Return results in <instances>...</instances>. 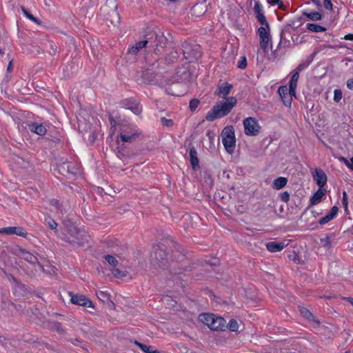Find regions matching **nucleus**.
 <instances>
[{
    "mask_svg": "<svg viewBox=\"0 0 353 353\" xmlns=\"http://www.w3.org/2000/svg\"><path fill=\"white\" fill-rule=\"evenodd\" d=\"M63 225L65 232L62 233L61 239L73 245L84 246L88 242V234L79 229L69 219H64Z\"/></svg>",
    "mask_w": 353,
    "mask_h": 353,
    "instance_id": "obj_1",
    "label": "nucleus"
},
{
    "mask_svg": "<svg viewBox=\"0 0 353 353\" xmlns=\"http://www.w3.org/2000/svg\"><path fill=\"white\" fill-rule=\"evenodd\" d=\"M236 99L234 97L228 98L225 101H219L208 112L205 119L208 121H214L216 119L228 115L236 104Z\"/></svg>",
    "mask_w": 353,
    "mask_h": 353,
    "instance_id": "obj_2",
    "label": "nucleus"
},
{
    "mask_svg": "<svg viewBox=\"0 0 353 353\" xmlns=\"http://www.w3.org/2000/svg\"><path fill=\"white\" fill-rule=\"evenodd\" d=\"M145 41H147L148 47L152 48L156 54L163 53L169 43L168 38L161 30L149 32L145 35Z\"/></svg>",
    "mask_w": 353,
    "mask_h": 353,
    "instance_id": "obj_3",
    "label": "nucleus"
},
{
    "mask_svg": "<svg viewBox=\"0 0 353 353\" xmlns=\"http://www.w3.org/2000/svg\"><path fill=\"white\" fill-rule=\"evenodd\" d=\"M165 248L166 247L164 244H159L155 248L154 258L152 262L155 268H160L163 270H168L170 268Z\"/></svg>",
    "mask_w": 353,
    "mask_h": 353,
    "instance_id": "obj_4",
    "label": "nucleus"
},
{
    "mask_svg": "<svg viewBox=\"0 0 353 353\" xmlns=\"http://www.w3.org/2000/svg\"><path fill=\"white\" fill-rule=\"evenodd\" d=\"M57 168L59 173L68 179H74L79 173V168L73 162L68 161L67 159L61 158L57 163Z\"/></svg>",
    "mask_w": 353,
    "mask_h": 353,
    "instance_id": "obj_5",
    "label": "nucleus"
},
{
    "mask_svg": "<svg viewBox=\"0 0 353 353\" xmlns=\"http://www.w3.org/2000/svg\"><path fill=\"white\" fill-rule=\"evenodd\" d=\"M221 137L225 150L228 153L232 154L236 145V138L233 126L228 125L225 127L222 130Z\"/></svg>",
    "mask_w": 353,
    "mask_h": 353,
    "instance_id": "obj_6",
    "label": "nucleus"
},
{
    "mask_svg": "<svg viewBox=\"0 0 353 353\" xmlns=\"http://www.w3.org/2000/svg\"><path fill=\"white\" fill-rule=\"evenodd\" d=\"M183 53L186 59L190 62L197 60L201 57L202 53L199 46H192L188 42H183L182 44Z\"/></svg>",
    "mask_w": 353,
    "mask_h": 353,
    "instance_id": "obj_7",
    "label": "nucleus"
},
{
    "mask_svg": "<svg viewBox=\"0 0 353 353\" xmlns=\"http://www.w3.org/2000/svg\"><path fill=\"white\" fill-rule=\"evenodd\" d=\"M244 132L248 136H256L259 134L261 127L254 117H248L243 121Z\"/></svg>",
    "mask_w": 353,
    "mask_h": 353,
    "instance_id": "obj_8",
    "label": "nucleus"
},
{
    "mask_svg": "<svg viewBox=\"0 0 353 353\" xmlns=\"http://www.w3.org/2000/svg\"><path fill=\"white\" fill-rule=\"evenodd\" d=\"M161 72V67L159 63V60L156 63H152L149 65L147 70L143 72L142 78L143 81L145 83H152L154 81V76H150V74L155 75Z\"/></svg>",
    "mask_w": 353,
    "mask_h": 353,
    "instance_id": "obj_9",
    "label": "nucleus"
},
{
    "mask_svg": "<svg viewBox=\"0 0 353 353\" xmlns=\"http://www.w3.org/2000/svg\"><path fill=\"white\" fill-rule=\"evenodd\" d=\"M70 296V302L73 304L83 307H94L92 301L85 296L79 294H74L72 292H68Z\"/></svg>",
    "mask_w": 353,
    "mask_h": 353,
    "instance_id": "obj_10",
    "label": "nucleus"
},
{
    "mask_svg": "<svg viewBox=\"0 0 353 353\" xmlns=\"http://www.w3.org/2000/svg\"><path fill=\"white\" fill-rule=\"evenodd\" d=\"M266 28H267L261 26L258 29V34L260 39V47L265 54L268 52V44L269 42L271 41V36L270 33L267 32Z\"/></svg>",
    "mask_w": 353,
    "mask_h": 353,
    "instance_id": "obj_11",
    "label": "nucleus"
},
{
    "mask_svg": "<svg viewBox=\"0 0 353 353\" xmlns=\"http://www.w3.org/2000/svg\"><path fill=\"white\" fill-rule=\"evenodd\" d=\"M121 104L126 109L130 110L135 114H140L142 112L141 105L132 98L122 100Z\"/></svg>",
    "mask_w": 353,
    "mask_h": 353,
    "instance_id": "obj_12",
    "label": "nucleus"
},
{
    "mask_svg": "<svg viewBox=\"0 0 353 353\" xmlns=\"http://www.w3.org/2000/svg\"><path fill=\"white\" fill-rule=\"evenodd\" d=\"M291 34V25L285 26L281 32L280 42L278 45V48L281 46H283L285 48L290 46V41L289 39V37L292 38Z\"/></svg>",
    "mask_w": 353,
    "mask_h": 353,
    "instance_id": "obj_13",
    "label": "nucleus"
},
{
    "mask_svg": "<svg viewBox=\"0 0 353 353\" xmlns=\"http://www.w3.org/2000/svg\"><path fill=\"white\" fill-rule=\"evenodd\" d=\"M140 135V133L136 130H128V129L123 130L119 137L123 142L131 143L134 140L137 139Z\"/></svg>",
    "mask_w": 353,
    "mask_h": 353,
    "instance_id": "obj_14",
    "label": "nucleus"
},
{
    "mask_svg": "<svg viewBox=\"0 0 353 353\" xmlns=\"http://www.w3.org/2000/svg\"><path fill=\"white\" fill-rule=\"evenodd\" d=\"M0 234H17L18 236L26 238L28 233L22 227H8L0 229Z\"/></svg>",
    "mask_w": 353,
    "mask_h": 353,
    "instance_id": "obj_15",
    "label": "nucleus"
},
{
    "mask_svg": "<svg viewBox=\"0 0 353 353\" xmlns=\"http://www.w3.org/2000/svg\"><path fill=\"white\" fill-rule=\"evenodd\" d=\"M278 92L282 99L283 104L287 107H290L292 103V97L293 95H291L289 92V88L285 85L280 86Z\"/></svg>",
    "mask_w": 353,
    "mask_h": 353,
    "instance_id": "obj_16",
    "label": "nucleus"
},
{
    "mask_svg": "<svg viewBox=\"0 0 353 353\" xmlns=\"http://www.w3.org/2000/svg\"><path fill=\"white\" fill-rule=\"evenodd\" d=\"M212 325L210 326V330L215 331H224L225 330V327H228L226 325V321L225 319L221 316H214V319H212Z\"/></svg>",
    "mask_w": 353,
    "mask_h": 353,
    "instance_id": "obj_17",
    "label": "nucleus"
},
{
    "mask_svg": "<svg viewBox=\"0 0 353 353\" xmlns=\"http://www.w3.org/2000/svg\"><path fill=\"white\" fill-rule=\"evenodd\" d=\"M313 179L316 181L317 185L323 188L327 183V175L321 169L316 168L313 174Z\"/></svg>",
    "mask_w": 353,
    "mask_h": 353,
    "instance_id": "obj_18",
    "label": "nucleus"
},
{
    "mask_svg": "<svg viewBox=\"0 0 353 353\" xmlns=\"http://www.w3.org/2000/svg\"><path fill=\"white\" fill-rule=\"evenodd\" d=\"M172 247L174 250H172V260L176 261H182L185 258L183 247L174 241H172Z\"/></svg>",
    "mask_w": 353,
    "mask_h": 353,
    "instance_id": "obj_19",
    "label": "nucleus"
},
{
    "mask_svg": "<svg viewBox=\"0 0 353 353\" xmlns=\"http://www.w3.org/2000/svg\"><path fill=\"white\" fill-rule=\"evenodd\" d=\"M189 149H190V161L192 168L194 170H197L200 168L199 160L198 158L197 151L191 143L189 144Z\"/></svg>",
    "mask_w": 353,
    "mask_h": 353,
    "instance_id": "obj_20",
    "label": "nucleus"
},
{
    "mask_svg": "<svg viewBox=\"0 0 353 353\" xmlns=\"http://www.w3.org/2000/svg\"><path fill=\"white\" fill-rule=\"evenodd\" d=\"M19 252L22 254L23 259L31 264H37L41 269L43 267L39 263L38 259L24 248H19Z\"/></svg>",
    "mask_w": 353,
    "mask_h": 353,
    "instance_id": "obj_21",
    "label": "nucleus"
},
{
    "mask_svg": "<svg viewBox=\"0 0 353 353\" xmlns=\"http://www.w3.org/2000/svg\"><path fill=\"white\" fill-rule=\"evenodd\" d=\"M145 47H148L147 41H145V39L137 42L134 46L128 48L126 56L128 57V59H130V56L136 55L141 49Z\"/></svg>",
    "mask_w": 353,
    "mask_h": 353,
    "instance_id": "obj_22",
    "label": "nucleus"
},
{
    "mask_svg": "<svg viewBox=\"0 0 353 353\" xmlns=\"http://www.w3.org/2000/svg\"><path fill=\"white\" fill-rule=\"evenodd\" d=\"M29 130L31 132L42 136L46 133V128L42 124L36 122H31L28 124Z\"/></svg>",
    "mask_w": 353,
    "mask_h": 353,
    "instance_id": "obj_23",
    "label": "nucleus"
},
{
    "mask_svg": "<svg viewBox=\"0 0 353 353\" xmlns=\"http://www.w3.org/2000/svg\"><path fill=\"white\" fill-rule=\"evenodd\" d=\"M286 246L284 242L270 241L266 243L267 250L271 252H280Z\"/></svg>",
    "mask_w": 353,
    "mask_h": 353,
    "instance_id": "obj_24",
    "label": "nucleus"
},
{
    "mask_svg": "<svg viewBox=\"0 0 353 353\" xmlns=\"http://www.w3.org/2000/svg\"><path fill=\"white\" fill-rule=\"evenodd\" d=\"M299 78V72L294 70L292 72V75L291 79L289 82V92L291 95L296 94V88L297 86V82Z\"/></svg>",
    "mask_w": 353,
    "mask_h": 353,
    "instance_id": "obj_25",
    "label": "nucleus"
},
{
    "mask_svg": "<svg viewBox=\"0 0 353 353\" xmlns=\"http://www.w3.org/2000/svg\"><path fill=\"white\" fill-rule=\"evenodd\" d=\"M207 11V6L203 3H196L191 8V13L196 17H201Z\"/></svg>",
    "mask_w": 353,
    "mask_h": 353,
    "instance_id": "obj_26",
    "label": "nucleus"
},
{
    "mask_svg": "<svg viewBox=\"0 0 353 353\" xmlns=\"http://www.w3.org/2000/svg\"><path fill=\"white\" fill-rule=\"evenodd\" d=\"M326 194V190L324 188L319 189L310 198V205H314L320 203L323 196Z\"/></svg>",
    "mask_w": 353,
    "mask_h": 353,
    "instance_id": "obj_27",
    "label": "nucleus"
},
{
    "mask_svg": "<svg viewBox=\"0 0 353 353\" xmlns=\"http://www.w3.org/2000/svg\"><path fill=\"white\" fill-rule=\"evenodd\" d=\"M334 234H327L325 237L320 239V244L322 247L325 248L326 250H330L332 247V243L331 241V239L334 237Z\"/></svg>",
    "mask_w": 353,
    "mask_h": 353,
    "instance_id": "obj_28",
    "label": "nucleus"
},
{
    "mask_svg": "<svg viewBox=\"0 0 353 353\" xmlns=\"http://www.w3.org/2000/svg\"><path fill=\"white\" fill-rule=\"evenodd\" d=\"M288 183V179L283 176H279L275 179L272 183V188L274 190H280L284 188Z\"/></svg>",
    "mask_w": 353,
    "mask_h": 353,
    "instance_id": "obj_29",
    "label": "nucleus"
},
{
    "mask_svg": "<svg viewBox=\"0 0 353 353\" xmlns=\"http://www.w3.org/2000/svg\"><path fill=\"white\" fill-rule=\"evenodd\" d=\"M179 57V53L176 50L172 51L170 54H167L165 57V63L168 65H171L178 60Z\"/></svg>",
    "mask_w": 353,
    "mask_h": 353,
    "instance_id": "obj_30",
    "label": "nucleus"
},
{
    "mask_svg": "<svg viewBox=\"0 0 353 353\" xmlns=\"http://www.w3.org/2000/svg\"><path fill=\"white\" fill-rule=\"evenodd\" d=\"M214 316L215 315L213 314L203 313L199 315V320L204 324L207 325L209 328H210V326L212 323V319H214Z\"/></svg>",
    "mask_w": 353,
    "mask_h": 353,
    "instance_id": "obj_31",
    "label": "nucleus"
},
{
    "mask_svg": "<svg viewBox=\"0 0 353 353\" xmlns=\"http://www.w3.org/2000/svg\"><path fill=\"white\" fill-rule=\"evenodd\" d=\"M194 269V263L189 264L187 266L185 267H180L178 268V270H176L175 268H171L170 270V272L172 274H182L183 272H190Z\"/></svg>",
    "mask_w": 353,
    "mask_h": 353,
    "instance_id": "obj_32",
    "label": "nucleus"
},
{
    "mask_svg": "<svg viewBox=\"0 0 353 353\" xmlns=\"http://www.w3.org/2000/svg\"><path fill=\"white\" fill-rule=\"evenodd\" d=\"M303 15L305 16L307 18L314 21H319L321 20L322 19V14L317 11H314L311 12L304 11L303 12Z\"/></svg>",
    "mask_w": 353,
    "mask_h": 353,
    "instance_id": "obj_33",
    "label": "nucleus"
},
{
    "mask_svg": "<svg viewBox=\"0 0 353 353\" xmlns=\"http://www.w3.org/2000/svg\"><path fill=\"white\" fill-rule=\"evenodd\" d=\"M307 29L313 32H325L326 28L319 24L308 23L306 25Z\"/></svg>",
    "mask_w": 353,
    "mask_h": 353,
    "instance_id": "obj_34",
    "label": "nucleus"
},
{
    "mask_svg": "<svg viewBox=\"0 0 353 353\" xmlns=\"http://www.w3.org/2000/svg\"><path fill=\"white\" fill-rule=\"evenodd\" d=\"M232 88V84L228 83H225L222 84L221 86H219L218 92L216 91L215 93L228 95L230 93Z\"/></svg>",
    "mask_w": 353,
    "mask_h": 353,
    "instance_id": "obj_35",
    "label": "nucleus"
},
{
    "mask_svg": "<svg viewBox=\"0 0 353 353\" xmlns=\"http://www.w3.org/2000/svg\"><path fill=\"white\" fill-rule=\"evenodd\" d=\"M257 21L262 25L265 26V28H267L268 30H270V25L267 21L266 17L264 15L263 12L258 13L255 14Z\"/></svg>",
    "mask_w": 353,
    "mask_h": 353,
    "instance_id": "obj_36",
    "label": "nucleus"
},
{
    "mask_svg": "<svg viewBox=\"0 0 353 353\" xmlns=\"http://www.w3.org/2000/svg\"><path fill=\"white\" fill-rule=\"evenodd\" d=\"M21 10L23 11L25 16L29 19L30 21L34 22L35 23L40 25L41 23V20L36 18L34 16H33L28 10H27L23 6H21Z\"/></svg>",
    "mask_w": 353,
    "mask_h": 353,
    "instance_id": "obj_37",
    "label": "nucleus"
},
{
    "mask_svg": "<svg viewBox=\"0 0 353 353\" xmlns=\"http://www.w3.org/2000/svg\"><path fill=\"white\" fill-rule=\"evenodd\" d=\"M299 312L304 318L308 320H312L314 319V315L312 313L304 307H300Z\"/></svg>",
    "mask_w": 353,
    "mask_h": 353,
    "instance_id": "obj_38",
    "label": "nucleus"
},
{
    "mask_svg": "<svg viewBox=\"0 0 353 353\" xmlns=\"http://www.w3.org/2000/svg\"><path fill=\"white\" fill-rule=\"evenodd\" d=\"M52 329L57 332L60 334H63L65 333V330L62 327V324L58 321L52 322Z\"/></svg>",
    "mask_w": 353,
    "mask_h": 353,
    "instance_id": "obj_39",
    "label": "nucleus"
},
{
    "mask_svg": "<svg viewBox=\"0 0 353 353\" xmlns=\"http://www.w3.org/2000/svg\"><path fill=\"white\" fill-rule=\"evenodd\" d=\"M226 325L228 326L227 328L232 332H236L239 328L238 323L234 319H230L229 323L228 325L226 324Z\"/></svg>",
    "mask_w": 353,
    "mask_h": 353,
    "instance_id": "obj_40",
    "label": "nucleus"
},
{
    "mask_svg": "<svg viewBox=\"0 0 353 353\" xmlns=\"http://www.w3.org/2000/svg\"><path fill=\"white\" fill-rule=\"evenodd\" d=\"M96 294L97 297L103 302L110 300V295L107 292L99 291L96 292Z\"/></svg>",
    "mask_w": 353,
    "mask_h": 353,
    "instance_id": "obj_41",
    "label": "nucleus"
},
{
    "mask_svg": "<svg viewBox=\"0 0 353 353\" xmlns=\"http://www.w3.org/2000/svg\"><path fill=\"white\" fill-rule=\"evenodd\" d=\"M304 22L305 19L303 17H299L296 18L295 20L292 21L291 23H289L288 25H291V27L293 26L294 28H298Z\"/></svg>",
    "mask_w": 353,
    "mask_h": 353,
    "instance_id": "obj_42",
    "label": "nucleus"
},
{
    "mask_svg": "<svg viewBox=\"0 0 353 353\" xmlns=\"http://www.w3.org/2000/svg\"><path fill=\"white\" fill-rule=\"evenodd\" d=\"M105 259L108 263V264H110V265H112L113 267H116L118 265V261L112 255H110V254L105 255Z\"/></svg>",
    "mask_w": 353,
    "mask_h": 353,
    "instance_id": "obj_43",
    "label": "nucleus"
},
{
    "mask_svg": "<svg viewBox=\"0 0 353 353\" xmlns=\"http://www.w3.org/2000/svg\"><path fill=\"white\" fill-rule=\"evenodd\" d=\"M178 76L183 77V79H188L190 77V72L186 68L179 69L176 72Z\"/></svg>",
    "mask_w": 353,
    "mask_h": 353,
    "instance_id": "obj_44",
    "label": "nucleus"
},
{
    "mask_svg": "<svg viewBox=\"0 0 353 353\" xmlns=\"http://www.w3.org/2000/svg\"><path fill=\"white\" fill-rule=\"evenodd\" d=\"M200 103L198 99H192L190 101L189 108L191 112H194Z\"/></svg>",
    "mask_w": 353,
    "mask_h": 353,
    "instance_id": "obj_45",
    "label": "nucleus"
},
{
    "mask_svg": "<svg viewBox=\"0 0 353 353\" xmlns=\"http://www.w3.org/2000/svg\"><path fill=\"white\" fill-rule=\"evenodd\" d=\"M135 344L145 353H151L150 347L140 342L135 341Z\"/></svg>",
    "mask_w": 353,
    "mask_h": 353,
    "instance_id": "obj_46",
    "label": "nucleus"
},
{
    "mask_svg": "<svg viewBox=\"0 0 353 353\" xmlns=\"http://www.w3.org/2000/svg\"><path fill=\"white\" fill-rule=\"evenodd\" d=\"M46 225H48V227L54 230V232H57V223H56V221L52 219H50L48 221H47L46 222Z\"/></svg>",
    "mask_w": 353,
    "mask_h": 353,
    "instance_id": "obj_47",
    "label": "nucleus"
},
{
    "mask_svg": "<svg viewBox=\"0 0 353 353\" xmlns=\"http://www.w3.org/2000/svg\"><path fill=\"white\" fill-rule=\"evenodd\" d=\"M48 52L51 55H54L57 52V46L54 42L50 41L48 43Z\"/></svg>",
    "mask_w": 353,
    "mask_h": 353,
    "instance_id": "obj_48",
    "label": "nucleus"
},
{
    "mask_svg": "<svg viewBox=\"0 0 353 353\" xmlns=\"http://www.w3.org/2000/svg\"><path fill=\"white\" fill-rule=\"evenodd\" d=\"M161 123L162 125L165 127H172L174 125V122L172 119H168L165 117H161Z\"/></svg>",
    "mask_w": 353,
    "mask_h": 353,
    "instance_id": "obj_49",
    "label": "nucleus"
},
{
    "mask_svg": "<svg viewBox=\"0 0 353 353\" xmlns=\"http://www.w3.org/2000/svg\"><path fill=\"white\" fill-rule=\"evenodd\" d=\"M280 199L285 203H288L290 201V195L288 192L285 191L279 194Z\"/></svg>",
    "mask_w": 353,
    "mask_h": 353,
    "instance_id": "obj_50",
    "label": "nucleus"
},
{
    "mask_svg": "<svg viewBox=\"0 0 353 353\" xmlns=\"http://www.w3.org/2000/svg\"><path fill=\"white\" fill-rule=\"evenodd\" d=\"M342 92L340 89H336L334 92V101L335 102H339L342 99Z\"/></svg>",
    "mask_w": 353,
    "mask_h": 353,
    "instance_id": "obj_51",
    "label": "nucleus"
},
{
    "mask_svg": "<svg viewBox=\"0 0 353 353\" xmlns=\"http://www.w3.org/2000/svg\"><path fill=\"white\" fill-rule=\"evenodd\" d=\"M247 66V59L245 57H241L240 60L238 61L237 67L240 69H245Z\"/></svg>",
    "mask_w": 353,
    "mask_h": 353,
    "instance_id": "obj_52",
    "label": "nucleus"
},
{
    "mask_svg": "<svg viewBox=\"0 0 353 353\" xmlns=\"http://www.w3.org/2000/svg\"><path fill=\"white\" fill-rule=\"evenodd\" d=\"M112 273L114 275V276L117 278L125 277L126 276V273L125 272L121 271L118 268H114L112 270Z\"/></svg>",
    "mask_w": 353,
    "mask_h": 353,
    "instance_id": "obj_53",
    "label": "nucleus"
},
{
    "mask_svg": "<svg viewBox=\"0 0 353 353\" xmlns=\"http://www.w3.org/2000/svg\"><path fill=\"white\" fill-rule=\"evenodd\" d=\"M332 219H334V218H332L329 214H327L326 216L322 217L319 220V223L320 225H324L328 223L329 221H332Z\"/></svg>",
    "mask_w": 353,
    "mask_h": 353,
    "instance_id": "obj_54",
    "label": "nucleus"
},
{
    "mask_svg": "<svg viewBox=\"0 0 353 353\" xmlns=\"http://www.w3.org/2000/svg\"><path fill=\"white\" fill-rule=\"evenodd\" d=\"M254 12L255 14L263 12V6L259 1H255Z\"/></svg>",
    "mask_w": 353,
    "mask_h": 353,
    "instance_id": "obj_55",
    "label": "nucleus"
},
{
    "mask_svg": "<svg viewBox=\"0 0 353 353\" xmlns=\"http://www.w3.org/2000/svg\"><path fill=\"white\" fill-rule=\"evenodd\" d=\"M310 63V61H305L304 63H300L297 67L294 70L295 71L298 72H300L301 71H302L303 69H305V68H307L309 64Z\"/></svg>",
    "mask_w": 353,
    "mask_h": 353,
    "instance_id": "obj_56",
    "label": "nucleus"
},
{
    "mask_svg": "<svg viewBox=\"0 0 353 353\" xmlns=\"http://www.w3.org/2000/svg\"><path fill=\"white\" fill-rule=\"evenodd\" d=\"M10 304L14 307V308L19 312L23 313L24 307L22 305H17L11 301H10Z\"/></svg>",
    "mask_w": 353,
    "mask_h": 353,
    "instance_id": "obj_57",
    "label": "nucleus"
},
{
    "mask_svg": "<svg viewBox=\"0 0 353 353\" xmlns=\"http://www.w3.org/2000/svg\"><path fill=\"white\" fill-rule=\"evenodd\" d=\"M339 211V208L336 205L333 206L329 212V214L334 219Z\"/></svg>",
    "mask_w": 353,
    "mask_h": 353,
    "instance_id": "obj_58",
    "label": "nucleus"
},
{
    "mask_svg": "<svg viewBox=\"0 0 353 353\" xmlns=\"http://www.w3.org/2000/svg\"><path fill=\"white\" fill-rule=\"evenodd\" d=\"M323 4H324V7H325L327 10H332V9H333V6H332V3L331 0H324Z\"/></svg>",
    "mask_w": 353,
    "mask_h": 353,
    "instance_id": "obj_59",
    "label": "nucleus"
},
{
    "mask_svg": "<svg viewBox=\"0 0 353 353\" xmlns=\"http://www.w3.org/2000/svg\"><path fill=\"white\" fill-rule=\"evenodd\" d=\"M342 203H343L344 208L345 210H347L348 201H347V194L345 192H343V194Z\"/></svg>",
    "mask_w": 353,
    "mask_h": 353,
    "instance_id": "obj_60",
    "label": "nucleus"
},
{
    "mask_svg": "<svg viewBox=\"0 0 353 353\" xmlns=\"http://www.w3.org/2000/svg\"><path fill=\"white\" fill-rule=\"evenodd\" d=\"M347 87L350 90H353V79H350L347 81Z\"/></svg>",
    "mask_w": 353,
    "mask_h": 353,
    "instance_id": "obj_61",
    "label": "nucleus"
},
{
    "mask_svg": "<svg viewBox=\"0 0 353 353\" xmlns=\"http://www.w3.org/2000/svg\"><path fill=\"white\" fill-rule=\"evenodd\" d=\"M12 61H13V60L12 59L11 61H10V62L8 65V68H7L8 72H10L12 71V69H13Z\"/></svg>",
    "mask_w": 353,
    "mask_h": 353,
    "instance_id": "obj_62",
    "label": "nucleus"
},
{
    "mask_svg": "<svg viewBox=\"0 0 353 353\" xmlns=\"http://www.w3.org/2000/svg\"><path fill=\"white\" fill-rule=\"evenodd\" d=\"M343 39L345 40L353 41V34H352V33L347 34L344 36Z\"/></svg>",
    "mask_w": 353,
    "mask_h": 353,
    "instance_id": "obj_63",
    "label": "nucleus"
},
{
    "mask_svg": "<svg viewBox=\"0 0 353 353\" xmlns=\"http://www.w3.org/2000/svg\"><path fill=\"white\" fill-rule=\"evenodd\" d=\"M276 5H278L279 8L281 10H285L286 8V6L283 4L281 0V2L279 1V3H276Z\"/></svg>",
    "mask_w": 353,
    "mask_h": 353,
    "instance_id": "obj_64",
    "label": "nucleus"
}]
</instances>
